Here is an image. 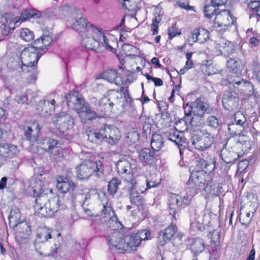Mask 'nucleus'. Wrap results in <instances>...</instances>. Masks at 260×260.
I'll return each instance as SVG.
<instances>
[{
	"instance_id": "nucleus-1",
	"label": "nucleus",
	"mask_w": 260,
	"mask_h": 260,
	"mask_svg": "<svg viewBox=\"0 0 260 260\" xmlns=\"http://www.w3.org/2000/svg\"><path fill=\"white\" fill-rule=\"evenodd\" d=\"M100 203L91 211L87 208L89 205L90 196L87 194H82L80 196V198L84 199L82 206L84 212L89 216L94 217H100L99 219L102 223H107L108 227L116 226L118 224L117 222V217L115 212L108 204L107 198L104 193H102L101 196L99 194Z\"/></svg>"
},
{
	"instance_id": "nucleus-2",
	"label": "nucleus",
	"mask_w": 260,
	"mask_h": 260,
	"mask_svg": "<svg viewBox=\"0 0 260 260\" xmlns=\"http://www.w3.org/2000/svg\"><path fill=\"white\" fill-rule=\"evenodd\" d=\"M40 128L37 122H34L30 126L27 127L25 131V136L31 142H37V147H40L50 155L56 156L60 154L61 149L59 146L58 141L50 138H41L38 139V134Z\"/></svg>"
},
{
	"instance_id": "nucleus-3",
	"label": "nucleus",
	"mask_w": 260,
	"mask_h": 260,
	"mask_svg": "<svg viewBox=\"0 0 260 260\" xmlns=\"http://www.w3.org/2000/svg\"><path fill=\"white\" fill-rule=\"evenodd\" d=\"M66 98L67 106L77 111L82 123L90 122L98 117V114L91 110L89 104L85 102L79 92L69 93L66 95Z\"/></svg>"
},
{
	"instance_id": "nucleus-4",
	"label": "nucleus",
	"mask_w": 260,
	"mask_h": 260,
	"mask_svg": "<svg viewBox=\"0 0 260 260\" xmlns=\"http://www.w3.org/2000/svg\"><path fill=\"white\" fill-rule=\"evenodd\" d=\"M210 179V176L205 175L203 172L192 171L187 182V187L190 189L191 196L202 190L206 193H211L212 185Z\"/></svg>"
},
{
	"instance_id": "nucleus-5",
	"label": "nucleus",
	"mask_w": 260,
	"mask_h": 260,
	"mask_svg": "<svg viewBox=\"0 0 260 260\" xmlns=\"http://www.w3.org/2000/svg\"><path fill=\"white\" fill-rule=\"evenodd\" d=\"M42 182L39 179H33L30 181L28 190L31 196L36 197L34 205L35 214L39 216L40 212L46 207L49 200L47 196L48 190L43 189Z\"/></svg>"
},
{
	"instance_id": "nucleus-6",
	"label": "nucleus",
	"mask_w": 260,
	"mask_h": 260,
	"mask_svg": "<svg viewBox=\"0 0 260 260\" xmlns=\"http://www.w3.org/2000/svg\"><path fill=\"white\" fill-rule=\"evenodd\" d=\"M104 171L103 164L100 160H86L76 168L77 176L80 180L88 179L94 173L98 178H102Z\"/></svg>"
},
{
	"instance_id": "nucleus-7",
	"label": "nucleus",
	"mask_w": 260,
	"mask_h": 260,
	"mask_svg": "<svg viewBox=\"0 0 260 260\" xmlns=\"http://www.w3.org/2000/svg\"><path fill=\"white\" fill-rule=\"evenodd\" d=\"M42 50L43 49L40 48V46H36L34 44L22 51L21 57L27 72H30L35 69L38 60L43 54Z\"/></svg>"
},
{
	"instance_id": "nucleus-8",
	"label": "nucleus",
	"mask_w": 260,
	"mask_h": 260,
	"mask_svg": "<svg viewBox=\"0 0 260 260\" xmlns=\"http://www.w3.org/2000/svg\"><path fill=\"white\" fill-rule=\"evenodd\" d=\"M151 235V232L146 229L141 230L136 233L124 236L122 251L130 252L136 250L143 241L148 240Z\"/></svg>"
},
{
	"instance_id": "nucleus-9",
	"label": "nucleus",
	"mask_w": 260,
	"mask_h": 260,
	"mask_svg": "<svg viewBox=\"0 0 260 260\" xmlns=\"http://www.w3.org/2000/svg\"><path fill=\"white\" fill-rule=\"evenodd\" d=\"M168 206L169 213L175 219L179 216L182 208L190 203V197L188 195L182 197L176 193H170L169 196Z\"/></svg>"
},
{
	"instance_id": "nucleus-10",
	"label": "nucleus",
	"mask_w": 260,
	"mask_h": 260,
	"mask_svg": "<svg viewBox=\"0 0 260 260\" xmlns=\"http://www.w3.org/2000/svg\"><path fill=\"white\" fill-rule=\"evenodd\" d=\"M121 97V93L118 91L114 90L108 91L99 101L97 111L103 114L111 112L114 102Z\"/></svg>"
},
{
	"instance_id": "nucleus-11",
	"label": "nucleus",
	"mask_w": 260,
	"mask_h": 260,
	"mask_svg": "<svg viewBox=\"0 0 260 260\" xmlns=\"http://www.w3.org/2000/svg\"><path fill=\"white\" fill-rule=\"evenodd\" d=\"M244 65L242 62L238 59L229 60V82L230 84L235 83L239 85L242 81L240 78Z\"/></svg>"
},
{
	"instance_id": "nucleus-12",
	"label": "nucleus",
	"mask_w": 260,
	"mask_h": 260,
	"mask_svg": "<svg viewBox=\"0 0 260 260\" xmlns=\"http://www.w3.org/2000/svg\"><path fill=\"white\" fill-rule=\"evenodd\" d=\"M192 110L193 116L189 119L188 123L192 126H198L201 125L200 120L203 117L206 112L210 113L211 109L206 108L204 103L199 100H197L192 103Z\"/></svg>"
},
{
	"instance_id": "nucleus-13",
	"label": "nucleus",
	"mask_w": 260,
	"mask_h": 260,
	"mask_svg": "<svg viewBox=\"0 0 260 260\" xmlns=\"http://www.w3.org/2000/svg\"><path fill=\"white\" fill-rule=\"evenodd\" d=\"M118 224L114 228L109 227L111 229L112 231L109 233L108 242L109 245H111L110 249L113 250H121L122 251V247L123 245V235L119 231L116 230L117 229L120 228L121 224L120 222L117 220Z\"/></svg>"
},
{
	"instance_id": "nucleus-14",
	"label": "nucleus",
	"mask_w": 260,
	"mask_h": 260,
	"mask_svg": "<svg viewBox=\"0 0 260 260\" xmlns=\"http://www.w3.org/2000/svg\"><path fill=\"white\" fill-rule=\"evenodd\" d=\"M54 121L56 127L62 132L72 129L74 125L72 116L63 112L58 114L55 117Z\"/></svg>"
},
{
	"instance_id": "nucleus-15",
	"label": "nucleus",
	"mask_w": 260,
	"mask_h": 260,
	"mask_svg": "<svg viewBox=\"0 0 260 260\" xmlns=\"http://www.w3.org/2000/svg\"><path fill=\"white\" fill-rule=\"evenodd\" d=\"M191 142L194 148L203 151L211 145L213 142V138L208 133L203 134L202 136L194 134L191 137Z\"/></svg>"
},
{
	"instance_id": "nucleus-16",
	"label": "nucleus",
	"mask_w": 260,
	"mask_h": 260,
	"mask_svg": "<svg viewBox=\"0 0 260 260\" xmlns=\"http://www.w3.org/2000/svg\"><path fill=\"white\" fill-rule=\"evenodd\" d=\"M95 37H97V36L93 32H91V35L85 33L81 40V45L87 49L98 52H102L103 46L100 45L99 39H96Z\"/></svg>"
},
{
	"instance_id": "nucleus-17",
	"label": "nucleus",
	"mask_w": 260,
	"mask_h": 260,
	"mask_svg": "<svg viewBox=\"0 0 260 260\" xmlns=\"http://www.w3.org/2000/svg\"><path fill=\"white\" fill-rule=\"evenodd\" d=\"M59 200L58 197H54L50 199L46 205V207L40 212L39 217H49L54 215L58 209L61 207L59 204Z\"/></svg>"
},
{
	"instance_id": "nucleus-18",
	"label": "nucleus",
	"mask_w": 260,
	"mask_h": 260,
	"mask_svg": "<svg viewBox=\"0 0 260 260\" xmlns=\"http://www.w3.org/2000/svg\"><path fill=\"white\" fill-rule=\"evenodd\" d=\"M177 231V226L173 224H170L164 230L160 231L158 236V243L159 245L163 246L170 241Z\"/></svg>"
},
{
	"instance_id": "nucleus-19",
	"label": "nucleus",
	"mask_w": 260,
	"mask_h": 260,
	"mask_svg": "<svg viewBox=\"0 0 260 260\" xmlns=\"http://www.w3.org/2000/svg\"><path fill=\"white\" fill-rule=\"evenodd\" d=\"M215 161L213 160H205L204 158H199L196 160L194 166V171L203 172L204 174L210 176V174L215 168Z\"/></svg>"
},
{
	"instance_id": "nucleus-20",
	"label": "nucleus",
	"mask_w": 260,
	"mask_h": 260,
	"mask_svg": "<svg viewBox=\"0 0 260 260\" xmlns=\"http://www.w3.org/2000/svg\"><path fill=\"white\" fill-rule=\"evenodd\" d=\"M105 141L111 145L116 144L121 137L120 131L113 125H105Z\"/></svg>"
},
{
	"instance_id": "nucleus-21",
	"label": "nucleus",
	"mask_w": 260,
	"mask_h": 260,
	"mask_svg": "<svg viewBox=\"0 0 260 260\" xmlns=\"http://www.w3.org/2000/svg\"><path fill=\"white\" fill-rule=\"evenodd\" d=\"M55 103L54 100L51 102L49 100L40 101L36 108L37 112L44 117L51 115V112L54 111Z\"/></svg>"
},
{
	"instance_id": "nucleus-22",
	"label": "nucleus",
	"mask_w": 260,
	"mask_h": 260,
	"mask_svg": "<svg viewBox=\"0 0 260 260\" xmlns=\"http://www.w3.org/2000/svg\"><path fill=\"white\" fill-rule=\"evenodd\" d=\"M22 61L21 57L18 56L11 57L7 61V68L11 72H16V75L20 74L21 72H27Z\"/></svg>"
},
{
	"instance_id": "nucleus-23",
	"label": "nucleus",
	"mask_w": 260,
	"mask_h": 260,
	"mask_svg": "<svg viewBox=\"0 0 260 260\" xmlns=\"http://www.w3.org/2000/svg\"><path fill=\"white\" fill-rule=\"evenodd\" d=\"M72 28L79 32H82L84 34L87 32V35H91L93 31H89V29L96 28L90 22H87L86 19L82 17L77 18L72 25Z\"/></svg>"
},
{
	"instance_id": "nucleus-24",
	"label": "nucleus",
	"mask_w": 260,
	"mask_h": 260,
	"mask_svg": "<svg viewBox=\"0 0 260 260\" xmlns=\"http://www.w3.org/2000/svg\"><path fill=\"white\" fill-rule=\"evenodd\" d=\"M19 153V150L16 145L2 142L0 143V156L2 158H11Z\"/></svg>"
},
{
	"instance_id": "nucleus-25",
	"label": "nucleus",
	"mask_w": 260,
	"mask_h": 260,
	"mask_svg": "<svg viewBox=\"0 0 260 260\" xmlns=\"http://www.w3.org/2000/svg\"><path fill=\"white\" fill-rule=\"evenodd\" d=\"M102 78L108 82L114 84L117 86L121 87V91H122L123 87L122 86L123 82L119 73L113 70H108L102 74Z\"/></svg>"
},
{
	"instance_id": "nucleus-26",
	"label": "nucleus",
	"mask_w": 260,
	"mask_h": 260,
	"mask_svg": "<svg viewBox=\"0 0 260 260\" xmlns=\"http://www.w3.org/2000/svg\"><path fill=\"white\" fill-rule=\"evenodd\" d=\"M209 38L208 31L203 28H200L194 29L188 39L189 42L191 41L192 43L198 42L200 44H203Z\"/></svg>"
},
{
	"instance_id": "nucleus-27",
	"label": "nucleus",
	"mask_w": 260,
	"mask_h": 260,
	"mask_svg": "<svg viewBox=\"0 0 260 260\" xmlns=\"http://www.w3.org/2000/svg\"><path fill=\"white\" fill-rule=\"evenodd\" d=\"M188 247L194 256H197L205 249V245L203 240L200 238L188 240Z\"/></svg>"
},
{
	"instance_id": "nucleus-28",
	"label": "nucleus",
	"mask_w": 260,
	"mask_h": 260,
	"mask_svg": "<svg viewBox=\"0 0 260 260\" xmlns=\"http://www.w3.org/2000/svg\"><path fill=\"white\" fill-rule=\"evenodd\" d=\"M76 185L69 180H66L62 176H59L57 179L56 188L61 193H65L70 189L74 190Z\"/></svg>"
},
{
	"instance_id": "nucleus-29",
	"label": "nucleus",
	"mask_w": 260,
	"mask_h": 260,
	"mask_svg": "<svg viewBox=\"0 0 260 260\" xmlns=\"http://www.w3.org/2000/svg\"><path fill=\"white\" fill-rule=\"evenodd\" d=\"M93 29H89V31H93V32L97 36L99 39L100 45L103 46L102 52L105 49L108 50L111 52H113L114 49L110 43L109 39L98 28H93Z\"/></svg>"
},
{
	"instance_id": "nucleus-30",
	"label": "nucleus",
	"mask_w": 260,
	"mask_h": 260,
	"mask_svg": "<svg viewBox=\"0 0 260 260\" xmlns=\"http://www.w3.org/2000/svg\"><path fill=\"white\" fill-rule=\"evenodd\" d=\"M42 15L41 12L36 10H25L22 13L19 17L15 18L14 24L18 22H23L30 18L37 19L40 18Z\"/></svg>"
},
{
	"instance_id": "nucleus-31",
	"label": "nucleus",
	"mask_w": 260,
	"mask_h": 260,
	"mask_svg": "<svg viewBox=\"0 0 260 260\" xmlns=\"http://www.w3.org/2000/svg\"><path fill=\"white\" fill-rule=\"evenodd\" d=\"M53 40L52 36L50 35L49 32L47 34L45 32L40 38L36 39L34 43V44L37 46L39 45L40 46V48L43 49L42 52L44 53L48 50L47 47H48L52 42Z\"/></svg>"
},
{
	"instance_id": "nucleus-32",
	"label": "nucleus",
	"mask_w": 260,
	"mask_h": 260,
	"mask_svg": "<svg viewBox=\"0 0 260 260\" xmlns=\"http://www.w3.org/2000/svg\"><path fill=\"white\" fill-rule=\"evenodd\" d=\"M257 209V204L255 203H251L249 205L248 211L244 214L241 213L240 216L241 223L246 226L248 225L251 222L252 217Z\"/></svg>"
},
{
	"instance_id": "nucleus-33",
	"label": "nucleus",
	"mask_w": 260,
	"mask_h": 260,
	"mask_svg": "<svg viewBox=\"0 0 260 260\" xmlns=\"http://www.w3.org/2000/svg\"><path fill=\"white\" fill-rule=\"evenodd\" d=\"M154 151L149 148H143L139 152V159L142 162L151 164L154 160Z\"/></svg>"
},
{
	"instance_id": "nucleus-34",
	"label": "nucleus",
	"mask_w": 260,
	"mask_h": 260,
	"mask_svg": "<svg viewBox=\"0 0 260 260\" xmlns=\"http://www.w3.org/2000/svg\"><path fill=\"white\" fill-rule=\"evenodd\" d=\"M116 168L119 175L128 174L131 172V166L128 160L126 159H121L115 164Z\"/></svg>"
},
{
	"instance_id": "nucleus-35",
	"label": "nucleus",
	"mask_w": 260,
	"mask_h": 260,
	"mask_svg": "<svg viewBox=\"0 0 260 260\" xmlns=\"http://www.w3.org/2000/svg\"><path fill=\"white\" fill-rule=\"evenodd\" d=\"M129 197L132 204L138 207L142 206L144 200L143 197L136 189V188H132L129 191Z\"/></svg>"
},
{
	"instance_id": "nucleus-36",
	"label": "nucleus",
	"mask_w": 260,
	"mask_h": 260,
	"mask_svg": "<svg viewBox=\"0 0 260 260\" xmlns=\"http://www.w3.org/2000/svg\"><path fill=\"white\" fill-rule=\"evenodd\" d=\"M167 137L169 140L173 142L179 147L183 146L185 147L186 146V139L182 137L178 132L169 133Z\"/></svg>"
},
{
	"instance_id": "nucleus-37",
	"label": "nucleus",
	"mask_w": 260,
	"mask_h": 260,
	"mask_svg": "<svg viewBox=\"0 0 260 260\" xmlns=\"http://www.w3.org/2000/svg\"><path fill=\"white\" fill-rule=\"evenodd\" d=\"M164 143V138L161 135L157 134H154L152 135L151 147L154 152L159 151L162 148Z\"/></svg>"
},
{
	"instance_id": "nucleus-38",
	"label": "nucleus",
	"mask_w": 260,
	"mask_h": 260,
	"mask_svg": "<svg viewBox=\"0 0 260 260\" xmlns=\"http://www.w3.org/2000/svg\"><path fill=\"white\" fill-rule=\"evenodd\" d=\"M62 238L61 237V234H57V238L54 242V246L51 247V250L49 253H44L42 251L39 250L37 246H36V250L39 253V254L44 257H47L51 256L56 251V250L59 248L60 243L62 242Z\"/></svg>"
},
{
	"instance_id": "nucleus-39",
	"label": "nucleus",
	"mask_w": 260,
	"mask_h": 260,
	"mask_svg": "<svg viewBox=\"0 0 260 260\" xmlns=\"http://www.w3.org/2000/svg\"><path fill=\"white\" fill-rule=\"evenodd\" d=\"M217 7L216 6H214L213 4L211 5H206L204 7V14L205 16L208 19H211L212 16L217 13V15L219 14H221L222 13H225L226 10L224 9L219 11L217 12V11L219 10L218 9L215 8Z\"/></svg>"
},
{
	"instance_id": "nucleus-40",
	"label": "nucleus",
	"mask_w": 260,
	"mask_h": 260,
	"mask_svg": "<svg viewBox=\"0 0 260 260\" xmlns=\"http://www.w3.org/2000/svg\"><path fill=\"white\" fill-rule=\"evenodd\" d=\"M21 213L19 209L16 207L13 208L8 217L10 224L12 223L14 225L16 226L20 222Z\"/></svg>"
},
{
	"instance_id": "nucleus-41",
	"label": "nucleus",
	"mask_w": 260,
	"mask_h": 260,
	"mask_svg": "<svg viewBox=\"0 0 260 260\" xmlns=\"http://www.w3.org/2000/svg\"><path fill=\"white\" fill-rule=\"evenodd\" d=\"M121 3L122 7L130 11H133L138 8L141 0H118Z\"/></svg>"
},
{
	"instance_id": "nucleus-42",
	"label": "nucleus",
	"mask_w": 260,
	"mask_h": 260,
	"mask_svg": "<svg viewBox=\"0 0 260 260\" xmlns=\"http://www.w3.org/2000/svg\"><path fill=\"white\" fill-rule=\"evenodd\" d=\"M208 237L210 239L211 246L216 247L219 245L220 239L219 231L218 229L210 231L208 234Z\"/></svg>"
},
{
	"instance_id": "nucleus-43",
	"label": "nucleus",
	"mask_w": 260,
	"mask_h": 260,
	"mask_svg": "<svg viewBox=\"0 0 260 260\" xmlns=\"http://www.w3.org/2000/svg\"><path fill=\"white\" fill-rule=\"evenodd\" d=\"M121 184L120 180L116 178H112L111 180L108 185V191L111 195L114 194L117 191L118 186Z\"/></svg>"
},
{
	"instance_id": "nucleus-44",
	"label": "nucleus",
	"mask_w": 260,
	"mask_h": 260,
	"mask_svg": "<svg viewBox=\"0 0 260 260\" xmlns=\"http://www.w3.org/2000/svg\"><path fill=\"white\" fill-rule=\"evenodd\" d=\"M20 37L26 42H30L34 39L32 31L27 28H22L20 30Z\"/></svg>"
},
{
	"instance_id": "nucleus-45",
	"label": "nucleus",
	"mask_w": 260,
	"mask_h": 260,
	"mask_svg": "<svg viewBox=\"0 0 260 260\" xmlns=\"http://www.w3.org/2000/svg\"><path fill=\"white\" fill-rule=\"evenodd\" d=\"M51 232L49 229L45 226L38 233V237L42 242H45L51 238Z\"/></svg>"
},
{
	"instance_id": "nucleus-46",
	"label": "nucleus",
	"mask_w": 260,
	"mask_h": 260,
	"mask_svg": "<svg viewBox=\"0 0 260 260\" xmlns=\"http://www.w3.org/2000/svg\"><path fill=\"white\" fill-rule=\"evenodd\" d=\"M232 120H234V122L239 125L243 126L246 121V119L243 114L241 112H237L235 115L231 118ZM233 124H234L233 121H232Z\"/></svg>"
},
{
	"instance_id": "nucleus-47",
	"label": "nucleus",
	"mask_w": 260,
	"mask_h": 260,
	"mask_svg": "<svg viewBox=\"0 0 260 260\" xmlns=\"http://www.w3.org/2000/svg\"><path fill=\"white\" fill-rule=\"evenodd\" d=\"M237 144L238 146L240 144L242 145L241 149L243 151H246L251 148L250 141L248 140L247 138L244 136L240 137Z\"/></svg>"
},
{
	"instance_id": "nucleus-48",
	"label": "nucleus",
	"mask_w": 260,
	"mask_h": 260,
	"mask_svg": "<svg viewBox=\"0 0 260 260\" xmlns=\"http://www.w3.org/2000/svg\"><path fill=\"white\" fill-rule=\"evenodd\" d=\"M228 144V142H226L225 144L223 146L222 148L220 150V157L222 159V161L221 162V166H223L225 165L226 167V164H228V161H226V159L228 158V150L226 149V144Z\"/></svg>"
},
{
	"instance_id": "nucleus-49",
	"label": "nucleus",
	"mask_w": 260,
	"mask_h": 260,
	"mask_svg": "<svg viewBox=\"0 0 260 260\" xmlns=\"http://www.w3.org/2000/svg\"><path fill=\"white\" fill-rule=\"evenodd\" d=\"M30 94V89L27 90L26 94H21L17 98L16 101L20 104H29V95Z\"/></svg>"
},
{
	"instance_id": "nucleus-50",
	"label": "nucleus",
	"mask_w": 260,
	"mask_h": 260,
	"mask_svg": "<svg viewBox=\"0 0 260 260\" xmlns=\"http://www.w3.org/2000/svg\"><path fill=\"white\" fill-rule=\"evenodd\" d=\"M184 113L185 116H186L185 118V122H188L189 121V119L190 118H189V117L191 115V113H192V103H191L190 104L189 103H187L183 107Z\"/></svg>"
},
{
	"instance_id": "nucleus-51",
	"label": "nucleus",
	"mask_w": 260,
	"mask_h": 260,
	"mask_svg": "<svg viewBox=\"0 0 260 260\" xmlns=\"http://www.w3.org/2000/svg\"><path fill=\"white\" fill-rule=\"evenodd\" d=\"M207 121L210 126L216 128L219 124V121L218 119L214 116H210L208 119Z\"/></svg>"
},
{
	"instance_id": "nucleus-52",
	"label": "nucleus",
	"mask_w": 260,
	"mask_h": 260,
	"mask_svg": "<svg viewBox=\"0 0 260 260\" xmlns=\"http://www.w3.org/2000/svg\"><path fill=\"white\" fill-rule=\"evenodd\" d=\"M181 31L178 30L176 27L172 26L168 29L169 39L171 40L177 35H179Z\"/></svg>"
},
{
	"instance_id": "nucleus-53",
	"label": "nucleus",
	"mask_w": 260,
	"mask_h": 260,
	"mask_svg": "<svg viewBox=\"0 0 260 260\" xmlns=\"http://www.w3.org/2000/svg\"><path fill=\"white\" fill-rule=\"evenodd\" d=\"M145 77L148 81H153L156 86H160L163 84V81L160 78L152 77L148 74L145 75Z\"/></svg>"
},
{
	"instance_id": "nucleus-54",
	"label": "nucleus",
	"mask_w": 260,
	"mask_h": 260,
	"mask_svg": "<svg viewBox=\"0 0 260 260\" xmlns=\"http://www.w3.org/2000/svg\"><path fill=\"white\" fill-rule=\"evenodd\" d=\"M163 12L161 9H158L155 13V18L153 19L152 23H156L157 25L161 20Z\"/></svg>"
},
{
	"instance_id": "nucleus-55",
	"label": "nucleus",
	"mask_w": 260,
	"mask_h": 260,
	"mask_svg": "<svg viewBox=\"0 0 260 260\" xmlns=\"http://www.w3.org/2000/svg\"><path fill=\"white\" fill-rule=\"evenodd\" d=\"M95 133L98 142L103 140L105 141V126L101 128L98 132H95Z\"/></svg>"
},
{
	"instance_id": "nucleus-56",
	"label": "nucleus",
	"mask_w": 260,
	"mask_h": 260,
	"mask_svg": "<svg viewBox=\"0 0 260 260\" xmlns=\"http://www.w3.org/2000/svg\"><path fill=\"white\" fill-rule=\"evenodd\" d=\"M191 228L193 230H197V231H202L204 230L205 226L202 223L198 221L193 222L191 223Z\"/></svg>"
},
{
	"instance_id": "nucleus-57",
	"label": "nucleus",
	"mask_w": 260,
	"mask_h": 260,
	"mask_svg": "<svg viewBox=\"0 0 260 260\" xmlns=\"http://www.w3.org/2000/svg\"><path fill=\"white\" fill-rule=\"evenodd\" d=\"M229 17L230 18L231 22V29L233 31H236L237 29V24L236 23V18L229 12Z\"/></svg>"
},
{
	"instance_id": "nucleus-58",
	"label": "nucleus",
	"mask_w": 260,
	"mask_h": 260,
	"mask_svg": "<svg viewBox=\"0 0 260 260\" xmlns=\"http://www.w3.org/2000/svg\"><path fill=\"white\" fill-rule=\"evenodd\" d=\"M127 139L129 140V142L134 143L139 140V135L136 132L129 133L127 136Z\"/></svg>"
},
{
	"instance_id": "nucleus-59",
	"label": "nucleus",
	"mask_w": 260,
	"mask_h": 260,
	"mask_svg": "<svg viewBox=\"0 0 260 260\" xmlns=\"http://www.w3.org/2000/svg\"><path fill=\"white\" fill-rule=\"evenodd\" d=\"M1 29L3 36H7L10 32L11 28L10 26H7L5 23H2L1 26Z\"/></svg>"
},
{
	"instance_id": "nucleus-60",
	"label": "nucleus",
	"mask_w": 260,
	"mask_h": 260,
	"mask_svg": "<svg viewBox=\"0 0 260 260\" xmlns=\"http://www.w3.org/2000/svg\"><path fill=\"white\" fill-rule=\"evenodd\" d=\"M248 166V161L247 160H242L240 161L238 165V170L240 172L243 171Z\"/></svg>"
},
{
	"instance_id": "nucleus-61",
	"label": "nucleus",
	"mask_w": 260,
	"mask_h": 260,
	"mask_svg": "<svg viewBox=\"0 0 260 260\" xmlns=\"http://www.w3.org/2000/svg\"><path fill=\"white\" fill-rule=\"evenodd\" d=\"M88 140L92 143H98L95 132L89 131L87 133Z\"/></svg>"
},
{
	"instance_id": "nucleus-62",
	"label": "nucleus",
	"mask_w": 260,
	"mask_h": 260,
	"mask_svg": "<svg viewBox=\"0 0 260 260\" xmlns=\"http://www.w3.org/2000/svg\"><path fill=\"white\" fill-rule=\"evenodd\" d=\"M146 186L147 188L145 190L147 189L151 188L152 187H156L157 185V183H156L155 181H152V180H149V179H146Z\"/></svg>"
},
{
	"instance_id": "nucleus-63",
	"label": "nucleus",
	"mask_w": 260,
	"mask_h": 260,
	"mask_svg": "<svg viewBox=\"0 0 260 260\" xmlns=\"http://www.w3.org/2000/svg\"><path fill=\"white\" fill-rule=\"evenodd\" d=\"M228 0H211V3L214 6L219 7L220 6L224 5Z\"/></svg>"
},
{
	"instance_id": "nucleus-64",
	"label": "nucleus",
	"mask_w": 260,
	"mask_h": 260,
	"mask_svg": "<svg viewBox=\"0 0 260 260\" xmlns=\"http://www.w3.org/2000/svg\"><path fill=\"white\" fill-rule=\"evenodd\" d=\"M151 129V125L148 123H144L143 126V131L144 134L147 135L148 134H150Z\"/></svg>"
}]
</instances>
